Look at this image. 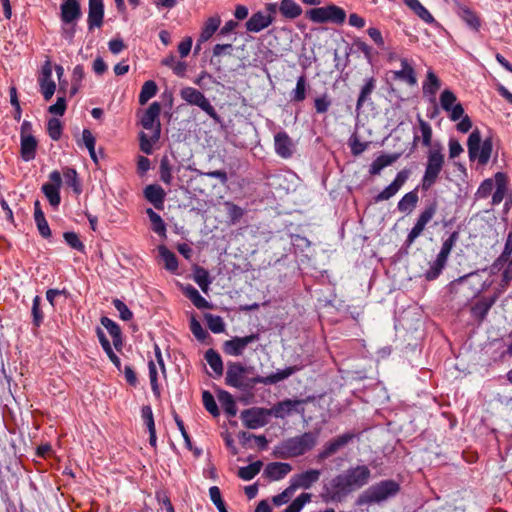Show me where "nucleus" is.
<instances>
[{
  "mask_svg": "<svg viewBox=\"0 0 512 512\" xmlns=\"http://www.w3.org/2000/svg\"><path fill=\"white\" fill-rule=\"evenodd\" d=\"M370 477L371 471L366 465L351 467L330 481L327 494L333 501H340L353 490L365 486Z\"/></svg>",
  "mask_w": 512,
  "mask_h": 512,
  "instance_id": "f257e3e1",
  "label": "nucleus"
},
{
  "mask_svg": "<svg viewBox=\"0 0 512 512\" xmlns=\"http://www.w3.org/2000/svg\"><path fill=\"white\" fill-rule=\"evenodd\" d=\"M400 485L394 480H383L367 488L357 499V505L381 504L395 497Z\"/></svg>",
  "mask_w": 512,
  "mask_h": 512,
  "instance_id": "f03ea898",
  "label": "nucleus"
},
{
  "mask_svg": "<svg viewBox=\"0 0 512 512\" xmlns=\"http://www.w3.org/2000/svg\"><path fill=\"white\" fill-rule=\"evenodd\" d=\"M445 164V156L440 144H435L427 152V162L421 180V188L428 191L437 182Z\"/></svg>",
  "mask_w": 512,
  "mask_h": 512,
  "instance_id": "7ed1b4c3",
  "label": "nucleus"
},
{
  "mask_svg": "<svg viewBox=\"0 0 512 512\" xmlns=\"http://www.w3.org/2000/svg\"><path fill=\"white\" fill-rule=\"evenodd\" d=\"M469 158L477 159L480 165H486L491 157L493 143L491 138L482 141L481 133L478 129L471 132L467 140Z\"/></svg>",
  "mask_w": 512,
  "mask_h": 512,
  "instance_id": "20e7f679",
  "label": "nucleus"
},
{
  "mask_svg": "<svg viewBox=\"0 0 512 512\" xmlns=\"http://www.w3.org/2000/svg\"><path fill=\"white\" fill-rule=\"evenodd\" d=\"M318 432H305L287 439L282 448L288 457H297L312 450L318 442Z\"/></svg>",
  "mask_w": 512,
  "mask_h": 512,
  "instance_id": "39448f33",
  "label": "nucleus"
},
{
  "mask_svg": "<svg viewBox=\"0 0 512 512\" xmlns=\"http://www.w3.org/2000/svg\"><path fill=\"white\" fill-rule=\"evenodd\" d=\"M306 17L313 23H333L341 25L345 22L346 12L343 8L330 4L325 7L312 8L306 12Z\"/></svg>",
  "mask_w": 512,
  "mask_h": 512,
  "instance_id": "423d86ee",
  "label": "nucleus"
},
{
  "mask_svg": "<svg viewBox=\"0 0 512 512\" xmlns=\"http://www.w3.org/2000/svg\"><path fill=\"white\" fill-rule=\"evenodd\" d=\"M458 240V232H452L447 239L442 243L441 249L437 254L436 259L430 263L429 269L425 272V278L429 281L435 280L439 277L442 270L445 268L448 257Z\"/></svg>",
  "mask_w": 512,
  "mask_h": 512,
  "instance_id": "0eeeda50",
  "label": "nucleus"
},
{
  "mask_svg": "<svg viewBox=\"0 0 512 512\" xmlns=\"http://www.w3.org/2000/svg\"><path fill=\"white\" fill-rule=\"evenodd\" d=\"M246 372L247 368L241 363H229L225 377L226 384L240 390L252 389L256 384H260V382H254V377L247 378Z\"/></svg>",
  "mask_w": 512,
  "mask_h": 512,
  "instance_id": "6e6552de",
  "label": "nucleus"
},
{
  "mask_svg": "<svg viewBox=\"0 0 512 512\" xmlns=\"http://www.w3.org/2000/svg\"><path fill=\"white\" fill-rule=\"evenodd\" d=\"M181 98L190 105L198 106L207 113L215 122H220V116L206 96L196 88L184 87L180 90Z\"/></svg>",
  "mask_w": 512,
  "mask_h": 512,
  "instance_id": "1a4fd4ad",
  "label": "nucleus"
},
{
  "mask_svg": "<svg viewBox=\"0 0 512 512\" xmlns=\"http://www.w3.org/2000/svg\"><path fill=\"white\" fill-rule=\"evenodd\" d=\"M155 360H150L148 363L149 380L153 394L160 397V387L158 383L159 371L165 375V364L162 357L161 349L157 344L154 345Z\"/></svg>",
  "mask_w": 512,
  "mask_h": 512,
  "instance_id": "9d476101",
  "label": "nucleus"
},
{
  "mask_svg": "<svg viewBox=\"0 0 512 512\" xmlns=\"http://www.w3.org/2000/svg\"><path fill=\"white\" fill-rule=\"evenodd\" d=\"M62 177L59 171L54 170L49 174V182L43 184L42 192L53 207H58L61 201L60 188Z\"/></svg>",
  "mask_w": 512,
  "mask_h": 512,
  "instance_id": "9b49d317",
  "label": "nucleus"
},
{
  "mask_svg": "<svg viewBox=\"0 0 512 512\" xmlns=\"http://www.w3.org/2000/svg\"><path fill=\"white\" fill-rule=\"evenodd\" d=\"M354 438L352 433H344L324 444L321 451L317 455L318 461H323L334 454L338 453L341 449L348 445Z\"/></svg>",
  "mask_w": 512,
  "mask_h": 512,
  "instance_id": "f8f14e48",
  "label": "nucleus"
},
{
  "mask_svg": "<svg viewBox=\"0 0 512 512\" xmlns=\"http://www.w3.org/2000/svg\"><path fill=\"white\" fill-rule=\"evenodd\" d=\"M437 210L436 203H432L428 205L419 215L415 225L410 230L407 236V243L411 245L424 231L425 226L431 221L434 217Z\"/></svg>",
  "mask_w": 512,
  "mask_h": 512,
  "instance_id": "ddd939ff",
  "label": "nucleus"
},
{
  "mask_svg": "<svg viewBox=\"0 0 512 512\" xmlns=\"http://www.w3.org/2000/svg\"><path fill=\"white\" fill-rule=\"evenodd\" d=\"M409 174L410 172L406 169L399 171L392 183L374 197V201L378 203L394 197L408 180Z\"/></svg>",
  "mask_w": 512,
  "mask_h": 512,
  "instance_id": "4468645a",
  "label": "nucleus"
},
{
  "mask_svg": "<svg viewBox=\"0 0 512 512\" xmlns=\"http://www.w3.org/2000/svg\"><path fill=\"white\" fill-rule=\"evenodd\" d=\"M38 83L44 99L49 101L56 90L55 81L52 79V66L49 61L42 66L41 73L38 77Z\"/></svg>",
  "mask_w": 512,
  "mask_h": 512,
  "instance_id": "2eb2a0df",
  "label": "nucleus"
},
{
  "mask_svg": "<svg viewBox=\"0 0 512 512\" xmlns=\"http://www.w3.org/2000/svg\"><path fill=\"white\" fill-rule=\"evenodd\" d=\"M60 12L61 21L64 25L76 23L82 16L78 0H62Z\"/></svg>",
  "mask_w": 512,
  "mask_h": 512,
  "instance_id": "dca6fc26",
  "label": "nucleus"
},
{
  "mask_svg": "<svg viewBox=\"0 0 512 512\" xmlns=\"http://www.w3.org/2000/svg\"><path fill=\"white\" fill-rule=\"evenodd\" d=\"M258 340V334H251L245 337H234L224 343V352L231 356H240L246 347Z\"/></svg>",
  "mask_w": 512,
  "mask_h": 512,
  "instance_id": "f3484780",
  "label": "nucleus"
},
{
  "mask_svg": "<svg viewBox=\"0 0 512 512\" xmlns=\"http://www.w3.org/2000/svg\"><path fill=\"white\" fill-rule=\"evenodd\" d=\"M266 414L268 413L262 408H251L241 412V419L245 427L257 429L266 424Z\"/></svg>",
  "mask_w": 512,
  "mask_h": 512,
  "instance_id": "a211bd4d",
  "label": "nucleus"
},
{
  "mask_svg": "<svg viewBox=\"0 0 512 512\" xmlns=\"http://www.w3.org/2000/svg\"><path fill=\"white\" fill-rule=\"evenodd\" d=\"M321 472L317 469H309L302 473L295 474L291 478L292 489H309L320 478Z\"/></svg>",
  "mask_w": 512,
  "mask_h": 512,
  "instance_id": "6ab92c4d",
  "label": "nucleus"
},
{
  "mask_svg": "<svg viewBox=\"0 0 512 512\" xmlns=\"http://www.w3.org/2000/svg\"><path fill=\"white\" fill-rule=\"evenodd\" d=\"M104 4L103 0H89L88 29L100 28L103 24Z\"/></svg>",
  "mask_w": 512,
  "mask_h": 512,
  "instance_id": "aec40b11",
  "label": "nucleus"
},
{
  "mask_svg": "<svg viewBox=\"0 0 512 512\" xmlns=\"http://www.w3.org/2000/svg\"><path fill=\"white\" fill-rule=\"evenodd\" d=\"M275 152L278 156L288 159L293 155L294 145L289 135L284 132H278L274 136Z\"/></svg>",
  "mask_w": 512,
  "mask_h": 512,
  "instance_id": "412c9836",
  "label": "nucleus"
},
{
  "mask_svg": "<svg viewBox=\"0 0 512 512\" xmlns=\"http://www.w3.org/2000/svg\"><path fill=\"white\" fill-rule=\"evenodd\" d=\"M274 18L270 14L263 12L254 13L246 22V29L249 32H260L272 24Z\"/></svg>",
  "mask_w": 512,
  "mask_h": 512,
  "instance_id": "4be33fe9",
  "label": "nucleus"
},
{
  "mask_svg": "<svg viewBox=\"0 0 512 512\" xmlns=\"http://www.w3.org/2000/svg\"><path fill=\"white\" fill-rule=\"evenodd\" d=\"M441 87V81L438 76L429 69L426 74V79L422 84L423 95L431 102H435L436 94Z\"/></svg>",
  "mask_w": 512,
  "mask_h": 512,
  "instance_id": "5701e85b",
  "label": "nucleus"
},
{
  "mask_svg": "<svg viewBox=\"0 0 512 512\" xmlns=\"http://www.w3.org/2000/svg\"><path fill=\"white\" fill-rule=\"evenodd\" d=\"M456 13L470 29L476 32L479 31L481 27V20L476 12H474L468 6L458 3L456 5Z\"/></svg>",
  "mask_w": 512,
  "mask_h": 512,
  "instance_id": "b1692460",
  "label": "nucleus"
},
{
  "mask_svg": "<svg viewBox=\"0 0 512 512\" xmlns=\"http://www.w3.org/2000/svg\"><path fill=\"white\" fill-rule=\"evenodd\" d=\"M401 70L393 71V78L406 82L410 86L417 84V78L414 68L411 66L407 58H401Z\"/></svg>",
  "mask_w": 512,
  "mask_h": 512,
  "instance_id": "393cba45",
  "label": "nucleus"
},
{
  "mask_svg": "<svg viewBox=\"0 0 512 512\" xmlns=\"http://www.w3.org/2000/svg\"><path fill=\"white\" fill-rule=\"evenodd\" d=\"M291 470L292 466L289 463L272 462L265 467L264 474L271 481H278L289 474Z\"/></svg>",
  "mask_w": 512,
  "mask_h": 512,
  "instance_id": "a878e982",
  "label": "nucleus"
},
{
  "mask_svg": "<svg viewBox=\"0 0 512 512\" xmlns=\"http://www.w3.org/2000/svg\"><path fill=\"white\" fill-rule=\"evenodd\" d=\"M160 112L161 105L158 102L151 103L141 118V125L143 128L154 131L156 126L159 124L158 118Z\"/></svg>",
  "mask_w": 512,
  "mask_h": 512,
  "instance_id": "bb28decb",
  "label": "nucleus"
},
{
  "mask_svg": "<svg viewBox=\"0 0 512 512\" xmlns=\"http://www.w3.org/2000/svg\"><path fill=\"white\" fill-rule=\"evenodd\" d=\"M302 403L300 400L287 399L275 404L269 411V414L276 418H285L297 410V407Z\"/></svg>",
  "mask_w": 512,
  "mask_h": 512,
  "instance_id": "cd10ccee",
  "label": "nucleus"
},
{
  "mask_svg": "<svg viewBox=\"0 0 512 512\" xmlns=\"http://www.w3.org/2000/svg\"><path fill=\"white\" fill-rule=\"evenodd\" d=\"M145 198L154 205L156 209H162L166 193L164 189L157 184H150L144 189Z\"/></svg>",
  "mask_w": 512,
  "mask_h": 512,
  "instance_id": "c85d7f7f",
  "label": "nucleus"
},
{
  "mask_svg": "<svg viewBox=\"0 0 512 512\" xmlns=\"http://www.w3.org/2000/svg\"><path fill=\"white\" fill-rule=\"evenodd\" d=\"M498 296L494 295L492 297H486L480 299L471 307V314L473 317L478 319L479 321H483L487 316L489 310L496 302Z\"/></svg>",
  "mask_w": 512,
  "mask_h": 512,
  "instance_id": "c756f323",
  "label": "nucleus"
},
{
  "mask_svg": "<svg viewBox=\"0 0 512 512\" xmlns=\"http://www.w3.org/2000/svg\"><path fill=\"white\" fill-rule=\"evenodd\" d=\"M494 181L495 191L492 194V204L498 205L503 201L505 197L508 185V178L505 173L497 172L494 176Z\"/></svg>",
  "mask_w": 512,
  "mask_h": 512,
  "instance_id": "7c9ffc66",
  "label": "nucleus"
},
{
  "mask_svg": "<svg viewBox=\"0 0 512 512\" xmlns=\"http://www.w3.org/2000/svg\"><path fill=\"white\" fill-rule=\"evenodd\" d=\"M296 371H297L296 367H287L283 370H279L276 373L270 374L266 377L256 376V377H254V382H260V384H264V385L276 384L284 379H287Z\"/></svg>",
  "mask_w": 512,
  "mask_h": 512,
  "instance_id": "2f4dec72",
  "label": "nucleus"
},
{
  "mask_svg": "<svg viewBox=\"0 0 512 512\" xmlns=\"http://www.w3.org/2000/svg\"><path fill=\"white\" fill-rule=\"evenodd\" d=\"M37 140L34 136H23L20 138L21 157L28 162L35 158L37 149Z\"/></svg>",
  "mask_w": 512,
  "mask_h": 512,
  "instance_id": "473e14b6",
  "label": "nucleus"
},
{
  "mask_svg": "<svg viewBox=\"0 0 512 512\" xmlns=\"http://www.w3.org/2000/svg\"><path fill=\"white\" fill-rule=\"evenodd\" d=\"M34 219L40 235L44 238L50 237L51 230L38 200L34 202Z\"/></svg>",
  "mask_w": 512,
  "mask_h": 512,
  "instance_id": "72a5a7b5",
  "label": "nucleus"
},
{
  "mask_svg": "<svg viewBox=\"0 0 512 512\" xmlns=\"http://www.w3.org/2000/svg\"><path fill=\"white\" fill-rule=\"evenodd\" d=\"M183 292L185 296L193 303L198 309H210L211 304L201 296L199 291L192 285L184 287Z\"/></svg>",
  "mask_w": 512,
  "mask_h": 512,
  "instance_id": "f704fd0d",
  "label": "nucleus"
},
{
  "mask_svg": "<svg viewBox=\"0 0 512 512\" xmlns=\"http://www.w3.org/2000/svg\"><path fill=\"white\" fill-rule=\"evenodd\" d=\"M398 158L397 154L381 155L377 157L369 167L371 175H379L380 172L387 166L393 164Z\"/></svg>",
  "mask_w": 512,
  "mask_h": 512,
  "instance_id": "c9c22d12",
  "label": "nucleus"
},
{
  "mask_svg": "<svg viewBox=\"0 0 512 512\" xmlns=\"http://www.w3.org/2000/svg\"><path fill=\"white\" fill-rule=\"evenodd\" d=\"M279 11L285 18L288 19H295L302 14L301 6L294 0H281Z\"/></svg>",
  "mask_w": 512,
  "mask_h": 512,
  "instance_id": "e433bc0d",
  "label": "nucleus"
},
{
  "mask_svg": "<svg viewBox=\"0 0 512 512\" xmlns=\"http://www.w3.org/2000/svg\"><path fill=\"white\" fill-rule=\"evenodd\" d=\"M420 19L431 24L435 21L432 14L420 3L419 0H402Z\"/></svg>",
  "mask_w": 512,
  "mask_h": 512,
  "instance_id": "4c0bfd02",
  "label": "nucleus"
},
{
  "mask_svg": "<svg viewBox=\"0 0 512 512\" xmlns=\"http://www.w3.org/2000/svg\"><path fill=\"white\" fill-rule=\"evenodd\" d=\"M101 324L111 335L115 348L119 349V347L122 346L121 330L119 326L108 317H102Z\"/></svg>",
  "mask_w": 512,
  "mask_h": 512,
  "instance_id": "58836bf2",
  "label": "nucleus"
},
{
  "mask_svg": "<svg viewBox=\"0 0 512 512\" xmlns=\"http://www.w3.org/2000/svg\"><path fill=\"white\" fill-rule=\"evenodd\" d=\"M218 400L228 416H230V417L236 416L237 406H236L233 396L229 392H227L225 390H220L218 392Z\"/></svg>",
  "mask_w": 512,
  "mask_h": 512,
  "instance_id": "ea45409f",
  "label": "nucleus"
},
{
  "mask_svg": "<svg viewBox=\"0 0 512 512\" xmlns=\"http://www.w3.org/2000/svg\"><path fill=\"white\" fill-rule=\"evenodd\" d=\"M221 23V19L219 16H213L207 19L204 23L199 41L206 42L208 41L213 34L218 30Z\"/></svg>",
  "mask_w": 512,
  "mask_h": 512,
  "instance_id": "a19ab883",
  "label": "nucleus"
},
{
  "mask_svg": "<svg viewBox=\"0 0 512 512\" xmlns=\"http://www.w3.org/2000/svg\"><path fill=\"white\" fill-rule=\"evenodd\" d=\"M160 138V124H158L149 138L145 133L140 134V149L145 154H152L153 143L157 142Z\"/></svg>",
  "mask_w": 512,
  "mask_h": 512,
  "instance_id": "79ce46f5",
  "label": "nucleus"
},
{
  "mask_svg": "<svg viewBox=\"0 0 512 512\" xmlns=\"http://www.w3.org/2000/svg\"><path fill=\"white\" fill-rule=\"evenodd\" d=\"M418 200L417 192L415 190L410 191L399 200L397 208L400 212L410 213L416 207Z\"/></svg>",
  "mask_w": 512,
  "mask_h": 512,
  "instance_id": "37998d69",
  "label": "nucleus"
},
{
  "mask_svg": "<svg viewBox=\"0 0 512 512\" xmlns=\"http://www.w3.org/2000/svg\"><path fill=\"white\" fill-rule=\"evenodd\" d=\"M173 172H174V168H173L169 158L167 156L162 157L160 160V165H159V176H160V180L165 185L172 184Z\"/></svg>",
  "mask_w": 512,
  "mask_h": 512,
  "instance_id": "c03bdc74",
  "label": "nucleus"
},
{
  "mask_svg": "<svg viewBox=\"0 0 512 512\" xmlns=\"http://www.w3.org/2000/svg\"><path fill=\"white\" fill-rule=\"evenodd\" d=\"M376 88V80L373 77H370L365 80L364 85L362 86L359 97L356 104V109L359 110L364 103L369 99L370 95Z\"/></svg>",
  "mask_w": 512,
  "mask_h": 512,
  "instance_id": "a18cd8bd",
  "label": "nucleus"
},
{
  "mask_svg": "<svg viewBox=\"0 0 512 512\" xmlns=\"http://www.w3.org/2000/svg\"><path fill=\"white\" fill-rule=\"evenodd\" d=\"M205 360L217 376H221L223 374V362L218 352L213 349L207 350L205 353Z\"/></svg>",
  "mask_w": 512,
  "mask_h": 512,
  "instance_id": "49530a36",
  "label": "nucleus"
},
{
  "mask_svg": "<svg viewBox=\"0 0 512 512\" xmlns=\"http://www.w3.org/2000/svg\"><path fill=\"white\" fill-rule=\"evenodd\" d=\"M146 214L152 224V230L160 236L166 235V225L162 220L161 216L156 213L153 209L148 208Z\"/></svg>",
  "mask_w": 512,
  "mask_h": 512,
  "instance_id": "de8ad7c7",
  "label": "nucleus"
},
{
  "mask_svg": "<svg viewBox=\"0 0 512 512\" xmlns=\"http://www.w3.org/2000/svg\"><path fill=\"white\" fill-rule=\"evenodd\" d=\"M157 85L154 81L148 80L146 81L140 91L139 94V103L141 105H144L147 103L151 98H153L157 93Z\"/></svg>",
  "mask_w": 512,
  "mask_h": 512,
  "instance_id": "09e8293b",
  "label": "nucleus"
},
{
  "mask_svg": "<svg viewBox=\"0 0 512 512\" xmlns=\"http://www.w3.org/2000/svg\"><path fill=\"white\" fill-rule=\"evenodd\" d=\"M261 468H262V462L256 461V462L251 463L245 467L239 468L238 476L245 481H249V480L253 479L260 472Z\"/></svg>",
  "mask_w": 512,
  "mask_h": 512,
  "instance_id": "8fccbe9b",
  "label": "nucleus"
},
{
  "mask_svg": "<svg viewBox=\"0 0 512 512\" xmlns=\"http://www.w3.org/2000/svg\"><path fill=\"white\" fill-rule=\"evenodd\" d=\"M65 183L77 194L81 193V184L78 180V174L75 169L66 167L63 170Z\"/></svg>",
  "mask_w": 512,
  "mask_h": 512,
  "instance_id": "3c124183",
  "label": "nucleus"
},
{
  "mask_svg": "<svg viewBox=\"0 0 512 512\" xmlns=\"http://www.w3.org/2000/svg\"><path fill=\"white\" fill-rule=\"evenodd\" d=\"M204 318L208 328L213 333L219 334L225 331V323L221 316L207 313L205 314Z\"/></svg>",
  "mask_w": 512,
  "mask_h": 512,
  "instance_id": "603ef678",
  "label": "nucleus"
},
{
  "mask_svg": "<svg viewBox=\"0 0 512 512\" xmlns=\"http://www.w3.org/2000/svg\"><path fill=\"white\" fill-rule=\"evenodd\" d=\"M194 281L201 288L204 293H208L211 284L209 272L204 268H197L194 273Z\"/></svg>",
  "mask_w": 512,
  "mask_h": 512,
  "instance_id": "864d4df0",
  "label": "nucleus"
},
{
  "mask_svg": "<svg viewBox=\"0 0 512 512\" xmlns=\"http://www.w3.org/2000/svg\"><path fill=\"white\" fill-rule=\"evenodd\" d=\"M439 102H440V106L441 108L446 112V111H449V109L451 107H453V105H456L459 103V101L457 100V96L455 95V93L450 90V89H444L441 94H440V97H439Z\"/></svg>",
  "mask_w": 512,
  "mask_h": 512,
  "instance_id": "5fc2aeb1",
  "label": "nucleus"
},
{
  "mask_svg": "<svg viewBox=\"0 0 512 512\" xmlns=\"http://www.w3.org/2000/svg\"><path fill=\"white\" fill-rule=\"evenodd\" d=\"M159 254L163 261L165 262L166 269L170 271H175L178 268V261L173 252L167 249L165 246L159 247Z\"/></svg>",
  "mask_w": 512,
  "mask_h": 512,
  "instance_id": "6e6d98bb",
  "label": "nucleus"
},
{
  "mask_svg": "<svg viewBox=\"0 0 512 512\" xmlns=\"http://www.w3.org/2000/svg\"><path fill=\"white\" fill-rule=\"evenodd\" d=\"M417 120L419 124V131L421 133L422 144L426 147L431 146L432 128L430 124L423 120L420 115H418Z\"/></svg>",
  "mask_w": 512,
  "mask_h": 512,
  "instance_id": "4d7b16f0",
  "label": "nucleus"
},
{
  "mask_svg": "<svg viewBox=\"0 0 512 512\" xmlns=\"http://www.w3.org/2000/svg\"><path fill=\"white\" fill-rule=\"evenodd\" d=\"M62 123L58 118H51L47 123V132L50 138L54 141L60 139L62 135Z\"/></svg>",
  "mask_w": 512,
  "mask_h": 512,
  "instance_id": "13d9d810",
  "label": "nucleus"
},
{
  "mask_svg": "<svg viewBox=\"0 0 512 512\" xmlns=\"http://www.w3.org/2000/svg\"><path fill=\"white\" fill-rule=\"evenodd\" d=\"M40 305H41V298H40V296L36 295L33 298L31 313H32V318H33V324L37 328L40 327V325L42 324L43 319H44V314L40 308Z\"/></svg>",
  "mask_w": 512,
  "mask_h": 512,
  "instance_id": "bf43d9fd",
  "label": "nucleus"
},
{
  "mask_svg": "<svg viewBox=\"0 0 512 512\" xmlns=\"http://www.w3.org/2000/svg\"><path fill=\"white\" fill-rule=\"evenodd\" d=\"M306 98V78L304 75L297 79L296 87L292 91V100L301 102Z\"/></svg>",
  "mask_w": 512,
  "mask_h": 512,
  "instance_id": "052dcab7",
  "label": "nucleus"
},
{
  "mask_svg": "<svg viewBox=\"0 0 512 512\" xmlns=\"http://www.w3.org/2000/svg\"><path fill=\"white\" fill-rule=\"evenodd\" d=\"M311 500L309 493H302L290 503L284 512H300L304 505Z\"/></svg>",
  "mask_w": 512,
  "mask_h": 512,
  "instance_id": "680f3d73",
  "label": "nucleus"
},
{
  "mask_svg": "<svg viewBox=\"0 0 512 512\" xmlns=\"http://www.w3.org/2000/svg\"><path fill=\"white\" fill-rule=\"evenodd\" d=\"M202 401L205 409L214 417L219 415V409L213 395L209 391H203Z\"/></svg>",
  "mask_w": 512,
  "mask_h": 512,
  "instance_id": "e2e57ef3",
  "label": "nucleus"
},
{
  "mask_svg": "<svg viewBox=\"0 0 512 512\" xmlns=\"http://www.w3.org/2000/svg\"><path fill=\"white\" fill-rule=\"evenodd\" d=\"M63 237H64V240L66 241V243L71 248H73V249H75V250H77L79 252H84L85 245L79 239L78 235L75 232H65Z\"/></svg>",
  "mask_w": 512,
  "mask_h": 512,
  "instance_id": "0e129e2a",
  "label": "nucleus"
},
{
  "mask_svg": "<svg viewBox=\"0 0 512 512\" xmlns=\"http://www.w3.org/2000/svg\"><path fill=\"white\" fill-rule=\"evenodd\" d=\"M225 207L232 223L238 222L244 215V210L232 202H225Z\"/></svg>",
  "mask_w": 512,
  "mask_h": 512,
  "instance_id": "69168bd1",
  "label": "nucleus"
},
{
  "mask_svg": "<svg viewBox=\"0 0 512 512\" xmlns=\"http://www.w3.org/2000/svg\"><path fill=\"white\" fill-rule=\"evenodd\" d=\"M113 305L115 309L119 312V316L122 320L129 321L132 319L133 313L123 301H121L120 299H114Z\"/></svg>",
  "mask_w": 512,
  "mask_h": 512,
  "instance_id": "338daca9",
  "label": "nucleus"
},
{
  "mask_svg": "<svg viewBox=\"0 0 512 512\" xmlns=\"http://www.w3.org/2000/svg\"><path fill=\"white\" fill-rule=\"evenodd\" d=\"M349 145L352 154L355 156L362 154L368 148V143L360 141L356 135L351 136Z\"/></svg>",
  "mask_w": 512,
  "mask_h": 512,
  "instance_id": "774afa93",
  "label": "nucleus"
}]
</instances>
